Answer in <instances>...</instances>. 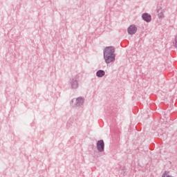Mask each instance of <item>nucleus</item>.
I'll list each match as a JSON object with an SVG mask.
<instances>
[{
    "mask_svg": "<svg viewBox=\"0 0 177 177\" xmlns=\"http://www.w3.org/2000/svg\"><path fill=\"white\" fill-rule=\"evenodd\" d=\"M104 74H106V72H104V71L100 70L97 72V77H104Z\"/></svg>",
    "mask_w": 177,
    "mask_h": 177,
    "instance_id": "nucleus-5",
    "label": "nucleus"
},
{
    "mask_svg": "<svg viewBox=\"0 0 177 177\" xmlns=\"http://www.w3.org/2000/svg\"><path fill=\"white\" fill-rule=\"evenodd\" d=\"M142 19L145 20V21L149 23V21H151V15L145 13L142 15Z\"/></svg>",
    "mask_w": 177,
    "mask_h": 177,
    "instance_id": "nucleus-4",
    "label": "nucleus"
},
{
    "mask_svg": "<svg viewBox=\"0 0 177 177\" xmlns=\"http://www.w3.org/2000/svg\"><path fill=\"white\" fill-rule=\"evenodd\" d=\"M114 47L109 46L105 48L104 50V58L106 63H111V62H114Z\"/></svg>",
    "mask_w": 177,
    "mask_h": 177,
    "instance_id": "nucleus-1",
    "label": "nucleus"
},
{
    "mask_svg": "<svg viewBox=\"0 0 177 177\" xmlns=\"http://www.w3.org/2000/svg\"><path fill=\"white\" fill-rule=\"evenodd\" d=\"M97 150L99 151H103L104 150V142L103 140H100L97 144Z\"/></svg>",
    "mask_w": 177,
    "mask_h": 177,
    "instance_id": "nucleus-3",
    "label": "nucleus"
},
{
    "mask_svg": "<svg viewBox=\"0 0 177 177\" xmlns=\"http://www.w3.org/2000/svg\"><path fill=\"white\" fill-rule=\"evenodd\" d=\"M127 31L130 35H133V34H136L138 28L134 25H131L128 28Z\"/></svg>",
    "mask_w": 177,
    "mask_h": 177,
    "instance_id": "nucleus-2",
    "label": "nucleus"
},
{
    "mask_svg": "<svg viewBox=\"0 0 177 177\" xmlns=\"http://www.w3.org/2000/svg\"><path fill=\"white\" fill-rule=\"evenodd\" d=\"M76 102L77 106H80V104H82V103H84V99L79 97L76 100Z\"/></svg>",
    "mask_w": 177,
    "mask_h": 177,
    "instance_id": "nucleus-6",
    "label": "nucleus"
},
{
    "mask_svg": "<svg viewBox=\"0 0 177 177\" xmlns=\"http://www.w3.org/2000/svg\"><path fill=\"white\" fill-rule=\"evenodd\" d=\"M73 88H77L78 86V83L77 82H75V84L72 85Z\"/></svg>",
    "mask_w": 177,
    "mask_h": 177,
    "instance_id": "nucleus-7",
    "label": "nucleus"
}]
</instances>
